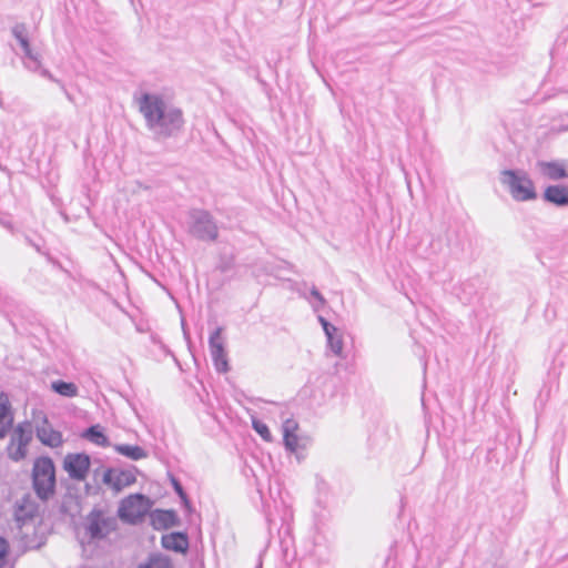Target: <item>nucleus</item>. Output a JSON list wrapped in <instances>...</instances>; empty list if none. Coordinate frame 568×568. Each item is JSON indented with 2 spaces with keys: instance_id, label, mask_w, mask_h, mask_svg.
Wrapping results in <instances>:
<instances>
[{
  "instance_id": "obj_1",
  "label": "nucleus",
  "mask_w": 568,
  "mask_h": 568,
  "mask_svg": "<svg viewBox=\"0 0 568 568\" xmlns=\"http://www.w3.org/2000/svg\"><path fill=\"white\" fill-rule=\"evenodd\" d=\"M140 113L146 128L158 138L166 139L178 133L183 124L182 111L166 102L158 93L143 92L134 95Z\"/></svg>"
},
{
  "instance_id": "obj_2",
  "label": "nucleus",
  "mask_w": 568,
  "mask_h": 568,
  "mask_svg": "<svg viewBox=\"0 0 568 568\" xmlns=\"http://www.w3.org/2000/svg\"><path fill=\"white\" fill-rule=\"evenodd\" d=\"M499 181L516 202H529L537 199L535 184L524 170H503Z\"/></svg>"
},
{
  "instance_id": "obj_3",
  "label": "nucleus",
  "mask_w": 568,
  "mask_h": 568,
  "mask_svg": "<svg viewBox=\"0 0 568 568\" xmlns=\"http://www.w3.org/2000/svg\"><path fill=\"white\" fill-rule=\"evenodd\" d=\"M33 488L39 498L47 500L54 493L55 468L49 457H39L32 469Z\"/></svg>"
},
{
  "instance_id": "obj_4",
  "label": "nucleus",
  "mask_w": 568,
  "mask_h": 568,
  "mask_svg": "<svg viewBox=\"0 0 568 568\" xmlns=\"http://www.w3.org/2000/svg\"><path fill=\"white\" fill-rule=\"evenodd\" d=\"M33 434L34 430L30 422L19 423L12 428L6 447V453L10 460L19 463L28 457Z\"/></svg>"
},
{
  "instance_id": "obj_5",
  "label": "nucleus",
  "mask_w": 568,
  "mask_h": 568,
  "mask_svg": "<svg viewBox=\"0 0 568 568\" xmlns=\"http://www.w3.org/2000/svg\"><path fill=\"white\" fill-rule=\"evenodd\" d=\"M116 526V517L101 509H93L83 524L85 535L92 540L105 538Z\"/></svg>"
},
{
  "instance_id": "obj_6",
  "label": "nucleus",
  "mask_w": 568,
  "mask_h": 568,
  "mask_svg": "<svg viewBox=\"0 0 568 568\" xmlns=\"http://www.w3.org/2000/svg\"><path fill=\"white\" fill-rule=\"evenodd\" d=\"M189 232L200 239L214 241L217 237V226L211 214L204 210L189 212Z\"/></svg>"
},
{
  "instance_id": "obj_7",
  "label": "nucleus",
  "mask_w": 568,
  "mask_h": 568,
  "mask_svg": "<svg viewBox=\"0 0 568 568\" xmlns=\"http://www.w3.org/2000/svg\"><path fill=\"white\" fill-rule=\"evenodd\" d=\"M150 507L151 504L148 497L134 494L121 501L118 513L122 520L135 524L149 513Z\"/></svg>"
},
{
  "instance_id": "obj_8",
  "label": "nucleus",
  "mask_w": 568,
  "mask_h": 568,
  "mask_svg": "<svg viewBox=\"0 0 568 568\" xmlns=\"http://www.w3.org/2000/svg\"><path fill=\"white\" fill-rule=\"evenodd\" d=\"M222 327L215 328L209 338L211 357L217 372L225 373L229 371V363L222 337Z\"/></svg>"
},
{
  "instance_id": "obj_9",
  "label": "nucleus",
  "mask_w": 568,
  "mask_h": 568,
  "mask_svg": "<svg viewBox=\"0 0 568 568\" xmlns=\"http://www.w3.org/2000/svg\"><path fill=\"white\" fill-rule=\"evenodd\" d=\"M90 457L85 454H68L63 460V468L75 480H84L90 468Z\"/></svg>"
},
{
  "instance_id": "obj_10",
  "label": "nucleus",
  "mask_w": 568,
  "mask_h": 568,
  "mask_svg": "<svg viewBox=\"0 0 568 568\" xmlns=\"http://www.w3.org/2000/svg\"><path fill=\"white\" fill-rule=\"evenodd\" d=\"M283 440L285 448L291 453H297L306 447V438L301 437L298 423L293 418H285L282 424Z\"/></svg>"
},
{
  "instance_id": "obj_11",
  "label": "nucleus",
  "mask_w": 568,
  "mask_h": 568,
  "mask_svg": "<svg viewBox=\"0 0 568 568\" xmlns=\"http://www.w3.org/2000/svg\"><path fill=\"white\" fill-rule=\"evenodd\" d=\"M317 320L325 333L327 339V347L335 356L339 358H345L343 333L333 324H331L326 318H324L322 315H318Z\"/></svg>"
},
{
  "instance_id": "obj_12",
  "label": "nucleus",
  "mask_w": 568,
  "mask_h": 568,
  "mask_svg": "<svg viewBox=\"0 0 568 568\" xmlns=\"http://www.w3.org/2000/svg\"><path fill=\"white\" fill-rule=\"evenodd\" d=\"M33 430L44 446L58 448L63 444L62 434L52 427L45 416L41 423L37 424Z\"/></svg>"
},
{
  "instance_id": "obj_13",
  "label": "nucleus",
  "mask_w": 568,
  "mask_h": 568,
  "mask_svg": "<svg viewBox=\"0 0 568 568\" xmlns=\"http://www.w3.org/2000/svg\"><path fill=\"white\" fill-rule=\"evenodd\" d=\"M537 166L541 175L551 181L568 179V163L566 161H539Z\"/></svg>"
},
{
  "instance_id": "obj_14",
  "label": "nucleus",
  "mask_w": 568,
  "mask_h": 568,
  "mask_svg": "<svg viewBox=\"0 0 568 568\" xmlns=\"http://www.w3.org/2000/svg\"><path fill=\"white\" fill-rule=\"evenodd\" d=\"M12 34L18 40L19 44L21 45L26 58L34 63V67H31L30 64L26 63L27 68L32 69V70L38 69L40 67L39 54L34 53L31 50L29 40L26 34V27L23 24L14 26L12 28Z\"/></svg>"
},
{
  "instance_id": "obj_15",
  "label": "nucleus",
  "mask_w": 568,
  "mask_h": 568,
  "mask_svg": "<svg viewBox=\"0 0 568 568\" xmlns=\"http://www.w3.org/2000/svg\"><path fill=\"white\" fill-rule=\"evenodd\" d=\"M542 199L559 207L568 206V186L564 184L548 185L544 190Z\"/></svg>"
},
{
  "instance_id": "obj_16",
  "label": "nucleus",
  "mask_w": 568,
  "mask_h": 568,
  "mask_svg": "<svg viewBox=\"0 0 568 568\" xmlns=\"http://www.w3.org/2000/svg\"><path fill=\"white\" fill-rule=\"evenodd\" d=\"M132 481L133 479L131 478V475L124 471H118L110 468L103 474V483L112 487L115 491H120Z\"/></svg>"
},
{
  "instance_id": "obj_17",
  "label": "nucleus",
  "mask_w": 568,
  "mask_h": 568,
  "mask_svg": "<svg viewBox=\"0 0 568 568\" xmlns=\"http://www.w3.org/2000/svg\"><path fill=\"white\" fill-rule=\"evenodd\" d=\"M161 544L163 548L175 552H185L189 548L187 537L182 532H172L162 536Z\"/></svg>"
},
{
  "instance_id": "obj_18",
  "label": "nucleus",
  "mask_w": 568,
  "mask_h": 568,
  "mask_svg": "<svg viewBox=\"0 0 568 568\" xmlns=\"http://www.w3.org/2000/svg\"><path fill=\"white\" fill-rule=\"evenodd\" d=\"M114 449L122 456H125L132 460H140L146 457L145 450L138 445H115Z\"/></svg>"
},
{
  "instance_id": "obj_19",
  "label": "nucleus",
  "mask_w": 568,
  "mask_h": 568,
  "mask_svg": "<svg viewBox=\"0 0 568 568\" xmlns=\"http://www.w3.org/2000/svg\"><path fill=\"white\" fill-rule=\"evenodd\" d=\"M36 514V507L32 503L24 500L18 504L14 510V518L20 525H24Z\"/></svg>"
},
{
  "instance_id": "obj_20",
  "label": "nucleus",
  "mask_w": 568,
  "mask_h": 568,
  "mask_svg": "<svg viewBox=\"0 0 568 568\" xmlns=\"http://www.w3.org/2000/svg\"><path fill=\"white\" fill-rule=\"evenodd\" d=\"M51 388L57 394L68 398L75 397L79 394L78 386L74 383L70 382L54 381L51 383Z\"/></svg>"
},
{
  "instance_id": "obj_21",
  "label": "nucleus",
  "mask_w": 568,
  "mask_h": 568,
  "mask_svg": "<svg viewBox=\"0 0 568 568\" xmlns=\"http://www.w3.org/2000/svg\"><path fill=\"white\" fill-rule=\"evenodd\" d=\"M83 437L98 446H101V447L109 446V439L103 434V432L99 425H93V426L89 427L84 432Z\"/></svg>"
},
{
  "instance_id": "obj_22",
  "label": "nucleus",
  "mask_w": 568,
  "mask_h": 568,
  "mask_svg": "<svg viewBox=\"0 0 568 568\" xmlns=\"http://www.w3.org/2000/svg\"><path fill=\"white\" fill-rule=\"evenodd\" d=\"M138 568H173L171 560L163 555H152L149 559L140 564Z\"/></svg>"
},
{
  "instance_id": "obj_23",
  "label": "nucleus",
  "mask_w": 568,
  "mask_h": 568,
  "mask_svg": "<svg viewBox=\"0 0 568 568\" xmlns=\"http://www.w3.org/2000/svg\"><path fill=\"white\" fill-rule=\"evenodd\" d=\"M174 519H175V515L171 510H156L152 515V520L155 526L156 525H160L163 527L172 526L174 524Z\"/></svg>"
},
{
  "instance_id": "obj_24",
  "label": "nucleus",
  "mask_w": 568,
  "mask_h": 568,
  "mask_svg": "<svg viewBox=\"0 0 568 568\" xmlns=\"http://www.w3.org/2000/svg\"><path fill=\"white\" fill-rule=\"evenodd\" d=\"M303 296L308 301L314 312H320L326 305V300L315 286L311 288L310 296Z\"/></svg>"
},
{
  "instance_id": "obj_25",
  "label": "nucleus",
  "mask_w": 568,
  "mask_h": 568,
  "mask_svg": "<svg viewBox=\"0 0 568 568\" xmlns=\"http://www.w3.org/2000/svg\"><path fill=\"white\" fill-rule=\"evenodd\" d=\"M252 427L254 430L265 440L271 442L272 440V434L267 427V425L256 418L252 419Z\"/></svg>"
},
{
  "instance_id": "obj_26",
  "label": "nucleus",
  "mask_w": 568,
  "mask_h": 568,
  "mask_svg": "<svg viewBox=\"0 0 568 568\" xmlns=\"http://www.w3.org/2000/svg\"><path fill=\"white\" fill-rule=\"evenodd\" d=\"M8 554L9 544L4 538L0 537V568H3L7 565Z\"/></svg>"
},
{
  "instance_id": "obj_27",
  "label": "nucleus",
  "mask_w": 568,
  "mask_h": 568,
  "mask_svg": "<svg viewBox=\"0 0 568 568\" xmlns=\"http://www.w3.org/2000/svg\"><path fill=\"white\" fill-rule=\"evenodd\" d=\"M12 418L2 417L0 419V439L4 438L9 430H12Z\"/></svg>"
},
{
  "instance_id": "obj_28",
  "label": "nucleus",
  "mask_w": 568,
  "mask_h": 568,
  "mask_svg": "<svg viewBox=\"0 0 568 568\" xmlns=\"http://www.w3.org/2000/svg\"><path fill=\"white\" fill-rule=\"evenodd\" d=\"M174 488H175V491L179 494V496L184 501V504L187 506L189 501L186 499V495L184 494L182 486L178 481H174Z\"/></svg>"
},
{
  "instance_id": "obj_29",
  "label": "nucleus",
  "mask_w": 568,
  "mask_h": 568,
  "mask_svg": "<svg viewBox=\"0 0 568 568\" xmlns=\"http://www.w3.org/2000/svg\"><path fill=\"white\" fill-rule=\"evenodd\" d=\"M8 412H9V406L7 404H1L0 405V419L2 417H7Z\"/></svg>"
},
{
  "instance_id": "obj_30",
  "label": "nucleus",
  "mask_w": 568,
  "mask_h": 568,
  "mask_svg": "<svg viewBox=\"0 0 568 568\" xmlns=\"http://www.w3.org/2000/svg\"><path fill=\"white\" fill-rule=\"evenodd\" d=\"M41 74L52 81H57L48 70H42Z\"/></svg>"
},
{
  "instance_id": "obj_31",
  "label": "nucleus",
  "mask_w": 568,
  "mask_h": 568,
  "mask_svg": "<svg viewBox=\"0 0 568 568\" xmlns=\"http://www.w3.org/2000/svg\"><path fill=\"white\" fill-rule=\"evenodd\" d=\"M566 130H568V125H567V126H564V128H559V129H557V131H566Z\"/></svg>"
},
{
  "instance_id": "obj_32",
  "label": "nucleus",
  "mask_w": 568,
  "mask_h": 568,
  "mask_svg": "<svg viewBox=\"0 0 568 568\" xmlns=\"http://www.w3.org/2000/svg\"><path fill=\"white\" fill-rule=\"evenodd\" d=\"M559 92H564V93H567L568 91H567V90H560Z\"/></svg>"
}]
</instances>
